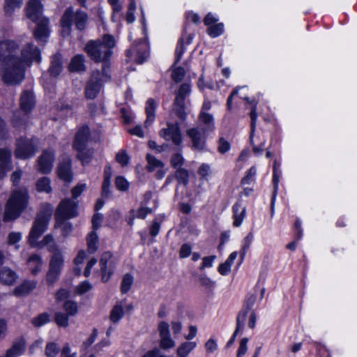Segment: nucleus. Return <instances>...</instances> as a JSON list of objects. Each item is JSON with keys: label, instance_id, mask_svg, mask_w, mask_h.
<instances>
[{"label": "nucleus", "instance_id": "obj_45", "mask_svg": "<svg viewBox=\"0 0 357 357\" xmlns=\"http://www.w3.org/2000/svg\"><path fill=\"white\" fill-rule=\"evenodd\" d=\"M133 282V277L130 274H126L122 280L121 284V291L123 294L127 293Z\"/></svg>", "mask_w": 357, "mask_h": 357}, {"label": "nucleus", "instance_id": "obj_12", "mask_svg": "<svg viewBox=\"0 0 357 357\" xmlns=\"http://www.w3.org/2000/svg\"><path fill=\"white\" fill-rule=\"evenodd\" d=\"M118 259L113 255L107 251L102 254L100 259V271L102 273V281L106 282L113 274Z\"/></svg>", "mask_w": 357, "mask_h": 357}, {"label": "nucleus", "instance_id": "obj_64", "mask_svg": "<svg viewBox=\"0 0 357 357\" xmlns=\"http://www.w3.org/2000/svg\"><path fill=\"white\" fill-rule=\"evenodd\" d=\"M61 357H76L77 354L75 352H70V347L68 343H66L61 351Z\"/></svg>", "mask_w": 357, "mask_h": 357}, {"label": "nucleus", "instance_id": "obj_30", "mask_svg": "<svg viewBox=\"0 0 357 357\" xmlns=\"http://www.w3.org/2000/svg\"><path fill=\"white\" fill-rule=\"evenodd\" d=\"M68 70L70 72L85 71L84 56L82 54H77L73 56L69 63Z\"/></svg>", "mask_w": 357, "mask_h": 357}, {"label": "nucleus", "instance_id": "obj_40", "mask_svg": "<svg viewBox=\"0 0 357 357\" xmlns=\"http://www.w3.org/2000/svg\"><path fill=\"white\" fill-rule=\"evenodd\" d=\"M36 188L39 192H45L47 193L50 192L52 190L50 180L47 177H43L40 178L37 181Z\"/></svg>", "mask_w": 357, "mask_h": 357}, {"label": "nucleus", "instance_id": "obj_21", "mask_svg": "<svg viewBox=\"0 0 357 357\" xmlns=\"http://www.w3.org/2000/svg\"><path fill=\"white\" fill-rule=\"evenodd\" d=\"M26 346V342L25 338L24 337H20L13 341L11 347L0 357H19L24 353Z\"/></svg>", "mask_w": 357, "mask_h": 357}, {"label": "nucleus", "instance_id": "obj_38", "mask_svg": "<svg viewBox=\"0 0 357 357\" xmlns=\"http://www.w3.org/2000/svg\"><path fill=\"white\" fill-rule=\"evenodd\" d=\"M146 158V161L148 162V165L146 166V169L149 172H151L156 170L157 169L163 168V167H164L163 162L162 161L158 160L157 158H155V157H154L153 155H152L151 154H147Z\"/></svg>", "mask_w": 357, "mask_h": 357}, {"label": "nucleus", "instance_id": "obj_20", "mask_svg": "<svg viewBox=\"0 0 357 357\" xmlns=\"http://www.w3.org/2000/svg\"><path fill=\"white\" fill-rule=\"evenodd\" d=\"M135 54V61L137 63L141 64L145 61L149 56V45L145 41L141 40L132 48L127 51V55Z\"/></svg>", "mask_w": 357, "mask_h": 357}, {"label": "nucleus", "instance_id": "obj_57", "mask_svg": "<svg viewBox=\"0 0 357 357\" xmlns=\"http://www.w3.org/2000/svg\"><path fill=\"white\" fill-rule=\"evenodd\" d=\"M130 158L125 151H120L116 155V160L121 166H126L129 162Z\"/></svg>", "mask_w": 357, "mask_h": 357}, {"label": "nucleus", "instance_id": "obj_50", "mask_svg": "<svg viewBox=\"0 0 357 357\" xmlns=\"http://www.w3.org/2000/svg\"><path fill=\"white\" fill-rule=\"evenodd\" d=\"M55 227L61 228L62 229V234L64 236H68L73 230L72 224L66 222V220H63L60 224H59V222L56 220Z\"/></svg>", "mask_w": 357, "mask_h": 357}, {"label": "nucleus", "instance_id": "obj_35", "mask_svg": "<svg viewBox=\"0 0 357 357\" xmlns=\"http://www.w3.org/2000/svg\"><path fill=\"white\" fill-rule=\"evenodd\" d=\"M156 108V103L153 99L149 98L146 101V113L147 116V119L144 122V125L146 127L150 126V124L155 119V110Z\"/></svg>", "mask_w": 357, "mask_h": 357}, {"label": "nucleus", "instance_id": "obj_33", "mask_svg": "<svg viewBox=\"0 0 357 357\" xmlns=\"http://www.w3.org/2000/svg\"><path fill=\"white\" fill-rule=\"evenodd\" d=\"M35 287L36 283L34 282L25 281L14 289L13 294L17 296H23L28 294Z\"/></svg>", "mask_w": 357, "mask_h": 357}, {"label": "nucleus", "instance_id": "obj_11", "mask_svg": "<svg viewBox=\"0 0 357 357\" xmlns=\"http://www.w3.org/2000/svg\"><path fill=\"white\" fill-rule=\"evenodd\" d=\"M108 78V74L106 77L105 75H103V72L101 73L98 70L93 71L85 87L86 98L89 100L96 98L100 91L102 82L106 81Z\"/></svg>", "mask_w": 357, "mask_h": 357}, {"label": "nucleus", "instance_id": "obj_9", "mask_svg": "<svg viewBox=\"0 0 357 357\" xmlns=\"http://www.w3.org/2000/svg\"><path fill=\"white\" fill-rule=\"evenodd\" d=\"M77 214V203L70 199H66L59 203L54 215L55 220L60 224L63 220H67L76 217Z\"/></svg>", "mask_w": 357, "mask_h": 357}, {"label": "nucleus", "instance_id": "obj_48", "mask_svg": "<svg viewBox=\"0 0 357 357\" xmlns=\"http://www.w3.org/2000/svg\"><path fill=\"white\" fill-rule=\"evenodd\" d=\"M279 181H280V172H273V196H272V199H271L272 213H273V205H274V202H275L278 190Z\"/></svg>", "mask_w": 357, "mask_h": 357}, {"label": "nucleus", "instance_id": "obj_52", "mask_svg": "<svg viewBox=\"0 0 357 357\" xmlns=\"http://www.w3.org/2000/svg\"><path fill=\"white\" fill-rule=\"evenodd\" d=\"M54 320L59 326L67 327L68 326V317L64 313L56 312L54 316Z\"/></svg>", "mask_w": 357, "mask_h": 357}, {"label": "nucleus", "instance_id": "obj_62", "mask_svg": "<svg viewBox=\"0 0 357 357\" xmlns=\"http://www.w3.org/2000/svg\"><path fill=\"white\" fill-rule=\"evenodd\" d=\"M102 219H103V217L101 213H97L93 215L91 222H92V227L94 231L98 229L100 227L101 222L102 221Z\"/></svg>", "mask_w": 357, "mask_h": 357}, {"label": "nucleus", "instance_id": "obj_53", "mask_svg": "<svg viewBox=\"0 0 357 357\" xmlns=\"http://www.w3.org/2000/svg\"><path fill=\"white\" fill-rule=\"evenodd\" d=\"M253 239V234L250 232L244 238V243L241 252V261L244 258L247 250L249 249Z\"/></svg>", "mask_w": 357, "mask_h": 357}, {"label": "nucleus", "instance_id": "obj_28", "mask_svg": "<svg viewBox=\"0 0 357 357\" xmlns=\"http://www.w3.org/2000/svg\"><path fill=\"white\" fill-rule=\"evenodd\" d=\"M35 104L34 97L31 92L25 91L22 93L20 98L21 109L25 112H29Z\"/></svg>", "mask_w": 357, "mask_h": 357}, {"label": "nucleus", "instance_id": "obj_47", "mask_svg": "<svg viewBox=\"0 0 357 357\" xmlns=\"http://www.w3.org/2000/svg\"><path fill=\"white\" fill-rule=\"evenodd\" d=\"M59 352V347L55 342H48L45 347V356L47 357H56Z\"/></svg>", "mask_w": 357, "mask_h": 357}, {"label": "nucleus", "instance_id": "obj_54", "mask_svg": "<svg viewBox=\"0 0 357 357\" xmlns=\"http://www.w3.org/2000/svg\"><path fill=\"white\" fill-rule=\"evenodd\" d=\"M185 48H184V44H183V38H181L178 41L177 47L175 51V62L174 64H176L181 59L182 55L184 52Z\"/></svg>", "mask_w": 357, "mask_h": 357}, {"label": "nucleus", "instance_id": "obj_26", "mask_svg": "<svg viewBox=\"0 0 357 357\" xmlns=\"http://www.w3.org/2000/svg\"><path fill=\"white\" fill-rule=\"evenodd\" d=\"M29 269L33 275H37L42 268L43 260L38 254L31 255L26 260Z\"/></svg>", "mask_w": 357, "mask_h": 357}, {"label": "nucleus", "instance_id": "obj_22", "mask_svg": "<svg viewBox=\"0 0 357 357\" xmlns=\"http://www.w3.org/2000/svg\"><path fill=\"white\" fill-rule=\"evenodd\" d=\"M158 331L160 337V347L168 349L175 346L174 341L170 337L169 324L162 321L158 325Z\"/></svg>", "mask_w": 357, "mask_h": 357}, {"label": "nucleus", "instance_id": "obj_19", "mask_svg": "<svg viewBox=\"0 0 357 357\" xmlns=\"http://www.w3.org/2000/svg\"><path fill=\"white\" fill-rule=\"evenodd\" d=\"M19 50L18 45L12 40L0 42V61L1 62L13 57H18L16 54Z\"/></svg>", "mask_w": 357, "mask_h": 357}, {"label": "nucleus", "instance_id": "obj_46", "mask_svg": "<svg viewBox=\"0 0 357 357\" xmlns=\"http://www.w3.org/2000/svg\"><path fill=\"white\" fill-rule=\"evenodd\" d=\"M224 31L223 23H218L208 26L207 32L213 38L221 35Z\"/></svg>", "mask_w": 357, "mask_h": 357}, {"label": "nucleus", "instance_id": "obj_43", "mask_svg": "<svg viewBox=\"0 0 357 357\" xmlns=\"http://www.w3.org/2000/svg\"><path fill=\"white\" fill-rule=\"evenodd\" d=\"M22 234L21 232L13 231L8 235L7 241L8 244L10 245H15V248L18 250L20 245L17 244L22 240Z\"/></svg>", "mask_w": 357, "mask_h": 357}, {"label": "nucleus", "instance_id": "obj_37", "mask_svg": "<svg viewBox=\"0 0 357 357\" xmlns=\"http://www.w3.org/2000/svg\"><path fill=\"white\" fill-rule=\"evenodd\" d=\"M87 250L93 254L98 250V236L95 231H91L86 238Z\"/></svg>", "mask_w": 357, "mask_h": 357}, {"label": "nucleus", "instance_id": "obj_6", "mask_svg": "<svg viewBox=\"0 0 357 357\" xmlns=\"http://www.w3.org/2000/svg\"><path fill=\"white\" fill-rule=\"evenodd\" d=\"M87 20L88 16L85 12L81 10L74 12L73 7L67 8L61 20L62 35L63 36L70 35L73 23L77 29L84 30Z\"/></svg>", "mask_w": 357, "mask_h": 357}, {"label": "nucleus", "instance_id": "obj_51", "mask_svg": "<svg viewBox=\"0 0 357 357\" xmlns=\"http://www.w3.org/2000/svg\"><path fill=\"white\" fill-rule=\"evenodd\" d=\"M64 310L70 316H74L77 312V303L73 301H67L63 305Z\"/></svg>", "mask_w": 357, "mask_h": 357}, {"label": "nucleus", "instance_id": "obj_31", "mask_svg": "<svg viewBox=\"0 0 357 357\" xmlns=\"http://www.w3.org/2000/svg\"><path fill=\"white\" fill-rule=\"evenodd\" d=\"M233 218L234 222L233 225L234 227H239L245 215V207H242L241 203H236L233 207Z\"/></svg>", "mask_w": 357, "mask_h": 357}, {"label": "nucleus", "instance_id": "obj_55", "mask_svg": "<svg viewBox=\"0 0 357 357\" xmlns=\"http://www.w3.org/2000/svg\"><path fill=\"white\" fill-rule=\"evenodd\" d=\"M185 74V70L182 67L175 68L172 74V77L173 80L176 82H181L184 77Z\"/></svg>", "mask_w": 357, "mask_h": 357}, {"label": "nucleus", "instance_id": "obj_5", "mask_svg": "<svg viewBox=\"0 0 357 357\" xmlns=\"http://www.w3.org/2000/svg\"><path fill=\"white\" fill-rule=\"evenodd\" d=\"M29 195L25 188L13 190L7 201L3 214V221L8 222L19 218L26 208Z\"/></svg>", "mask_w": 357, "mask_h": 357}, {"label": "nucleus", "instance_id": "obj_17", "mask_svg": "<svg viewBox=\"0 0 357 357\" xmlns=\"http://www.w3.org/2000/svg\"><path fill=\"white\" fill-rule=\"evenodd\" d=\"M54 159L55 153L52 149L43 151L38 159V171L45 174H49L52 169Z\"/></svg>", "mask_w": 357, "mask_h": 357}, {"label": "nucleus", "instance_id": "obj_10", "mask_svg": "<svg viewBox=\"0 0 357 357\" xmlns=\"http://www.w3.org/2000/svg\"><path fill=\"white\" fill-rule=\"evenodd\" d=\"M190 84L183 83L176 93L174 109L176 116L182 121L185 120L187 116V113L185 112V98L190 95Z\"/></svg>", "mask_w": 357, "mask_h": 357}, {"label": "nucleus", "instance_id": "obj_25", "mask_svg": "<svg viewBox=\"0 0 357 357\" xmlns=\"http://www.w3.org/2000/svg\"><path fill=\"white\" fill-rule=\"evenodd\" d=\"M257 297L255 295H250L249 296L243 306V308L238 314L236 321L238 322V328H240V327L242 326V325H245V322L247 318V315L248 312L252 309L253 307L255 301H256Z\"/></svg>", "mask_w": 357, "mask_h": 357}, {"label": "nucleus", "instance_id": "obj_15", "mask_svg": "<svg viewBox=\"0 0 357 357\" xmlns=\"http://www.w3.org/2000/svg\"><path fill=\"white\" fill-rule=\"evenodd\" d=\"M160 136L166 140H171L176 146H180L182 142L180 126L178 123H167V128L160 131Z\"/></svg>", "mask_w": 357, "mask_h": 357}, {"label": "nucleus", "instance_id": "obj_60", "mask_svg": "<svg viewBox=\"0 0 357 357\" xmlns=\"http://www.w3.org/2000/svg\"><path fill=\"white\" fill-rule=\"evenodd\" d=\"M248 342V338H247V337H243L241 340L240 345L238 349L236 357H243L245 354V353L247 352V350H248V345H247Z\"/></svg>", "mask_w": 357, "mask_h": 357}, {"label": "nucleus", "instance_id": "obj_2", "mask_svg": "<svg viewBox=\"0 0 357 357\" xmlns=\"http://www.w3.org/2000/svg\"><path fill=\"white\" fill-rule=\"evenodd\" d=\"M51 214L41 212L36 217L29 236L27 241L31 248H43L47 247L51 252H60L52 234L45 235L42 241L39 238L47 230Z\"/></svg>", "mask_w": 357, "mask_h": 357}, {"label": "nucleus", "instance_id": "obj_7", "mask_svg": "<svg viewBox=\"0 0 357 357\" xmlns=\"http://www.w3.org/2000/svg\"><path fill=\"white\" fill-rule=\"evenodd\" d=\"M36 148V139L20 137L16 142L14 154L17 158L26 160L35 155Z\"/></svg>", "mask_w": 357, "mask_h": 357}, {"label": "nucleus", "instance_id": "obj_8", "mask_svg": "<svg viewBox=\"0 0 357 357\" xmlns=\"http://www.w3.org/2000/svg\"><path fill=\"white\" fill-rule=\"evenodd\" d=\"M256 103L252 107L250 112V118H251V131L250 136V144L252 146V151L255 155H261L265 149L266 144V137L264 135H257L256 139H254V134L256 129V121L257 118V106Z\"/></svg>", "mask_w": 357, "mask_h": 357}, {"label": "nucleus", "instance_id": "obj_13", "mask_svg": "<svg viewBox=\"0 0 357 357\" xmlns=\"http://www.w3.org/2000/svg\"><path fill=\"white\" fill-rule=\"evenodd\" d=\"M63 263V259L61 252L54 253L50 259L49 270L46 275V280L48 284H53L58 280Z\"/></svg>", "mask_w": 357, "mask_h": 357}, {"label": "nucleus", "instance_id": "obj_58", "mask_svg": "<svg viewBox=\"0 0 357 357\" xmlns=\"http://www.w3.org/2000/svg\"><path fill=\"white\" fill-rule=\"evenodd\" d=\"M184 162V158L180 153H175L171 158L172 166L174 168H181Z\"/></svg>", "mask_w": 357, "mask_h": 357}, {"label": "nucleus", "instance_id": "obj_14", "mask_svg": "<svg viewBox=\"0 0 357 357\" xmlns=\"http://www.w3.org/2000/svg\"><path fill=\"white\" fill-rule=\"evenodd\" d=\"M20 58L26 68V66H30L33 61H40V52L33 43H28L22 48Z\"/></svg>", "mask_w": 357, "mask_h": 357}, {"label": "nucleus", "instance_id": "obj_4", "mask_svg": "<svg viewBox=\"0 0 357 357\" xmlns=\"http://www.w3.org/2000/svg\"><path fill=\"white\" fill-rule=\"evenodd\" d=\"M26 67L20 56L13 57L1 62L0 75L7 85L20 84L25 77Z\"/></svg>", "mask_w": 357, "mask_h": 357}, {"label": "nucleus", "instance_id": "obj_44", "mask_svg": "<svg viewBox=\"0 0 357 357\" xmlns=\"http://www.w3.org/2000/svg\"><path fill=\"white\" fill-rule=\"evenodd\" d=\"M50 321V315L46 313H41L31 319V324L35 327H40Z\"/></svg>", "mask_w": 357, "mask_h": 357}, {"label": "nucleus", "instance_id": "obj_59", "mask_svg": "<svg viewBox=\"0 0 357 357\" xmlns=\"http://www.w3.org/2000/svg\"><path fill=\"white\" fill-rule=\"evenodd\" d=\"M230 149V144L225 138L220 137L218 140V151L223 154Z\"/></svg>", "mask_w": 357, "mask_h": 357}, {"label": "nucleus", "instance_id": "obj_41", "mask_svg": "<svg viewBox=\"0 0 357 357\" xmlns=\"http://www.w3.org/2000/svg\"><path fill=\"white\" fill-rule=\"evenodd\" d=\"M77 158L82 161L83 165L89 163L91 161L93 151L91 149L86 150V148L82 150H77Z\"/></svg>", "mask_w": 357, "mask_h": 357}, {"label": "nucleus", "instance_id": "obj_63", "mask_svg": "<svg viewBox=\"0 0 357 357\" xmlns=\"http://www.w3.org/2000/svg\"><path fill=\"white\" fill-rule=\"evenodd\" d=\"M91 289V284L88 281H84L76 288L78 294H84Z\"/></svg>", "mask_w": 357, "mask_h": 357}, {"label": "nucleus", "instance_id": "obj_39", "mask_svg": "<svg viewBox=\"0 0 357 357\" xmlns=\"http://www.w3.org/2000/svg\"><path fill=\"white\" fill-rule=\"evenodd\" d=\"M124 312L123 306L121 304H116L111 310L109 319L110 320L116 324L123 317Z\"/></svg>", "mask_w": 357, "mask_h": 357}, {"label": "nucleus", "instance_id": "obj_1", "mask_svg": "<svg viewBox=\"0 0 357 357\" xmlns=\"http://www.w3.org/2000/svg\"><path fill=\"white\" fill-rule=\"evenodd\" d=\"M116 40L112 35L104 34L102 38L89 40L84 47L88 56L95 63H102L103 75L107 77L109 61L114 53Z\"/></svg>", "mask_w": 357, "mask_h": 357}, {"label": "nucleus", "instance_id": "obj_32", "mask_svg": "<svg viewBox=\"0 0 357 357\" xmlns=\"http://www.w3.org/2000/svg\"><path fill=\"white\" fill-rule=\"evenodd\" d=\"M23 0H4L3 11L6 16H12L16 10H19Z\"/></svg>", "mask_w": 357, "mask_h": 357}, {"label": "nucleus", "instance_id": "obj_56", "mask_svg": "<svg viewBox=\"0 0 357 357\" xmlns=\"http://www.w3.org/2000/svg\"><path fill=\"white\" fill-rule=\"evenodd\" d=\"M115 185L116 188L121 191H126L129 188V183L123 176L116 178Z\"/></svg>", "mask_w": 357, "mask_h": 357}, {"label": "nucleus", "instance_id": "obj_42", "mask_svg": "<svg viewBox=\"0 0 357 357\" xmlns=\"http://www.w3.org/2000/svg\"><path fill=\"white\" fill-rule=\"evenodd\" d=\"M175 177L180 184L186 185L188 183L189 174L188 170L185 169L178 168L175 174Z\"/></svg>", "mask_w": 357, "mask_h": 357}, {"label": "nucleus", "instance_id": "obj_34", "mask_svg": "<svg viewBox=\"0 0 357 357\" xmlns=\"http://www.w3.org/2000/svg\"><path fill=\"white\" fill-rule=\"evenodd\" d=\"M199 121L204 125L203 130L207 132H212L214 130L213 117L211 114L201 112L199 115Z\"/></svg>", "mask_w": 357, "mask_h": 357}, {"label": "nucleus", "instance_id": "obj_3", "mask_svg": "<svg viewBox=\"0 0 357 357\" xmlns=\"http://www.w3.org/2000/svg\"><path fill=\"white\" fill-rule=\"evenodd\" d=\"M43 6L40 0H29L25 7L26 17L36 24L33 35L38 41L45 42L49 36V20L43 15Z\"/></svg>", "mask_w": 357, "mask_h": 357}, {"label": "nucleus", "instance_id": "obj_61", "mask_svg": "<svg viewBox=\"0 0 357 357\" xmlns=\"http://www.w3.org/2000/svg\"><path fill=\"white\" fill-rule=\"evenodd\" d=\"M210 172V165L206 163H203L199 166L197 173L202 178H204L209 175Z\"/></svg>", "mask_w": 357, "mask_h": 357}, {"label": "nucleus", "instance_id": "obj_23", "mask_svg": "<svg viewBox=\"0 0 357 357\" xmlns=\"http://www.w3.org/2000/svg\"><path fill=\"white\" fill-rule=\"evenodd\" d=\"M90 137V130L88 126H83L77 132L74 142L73 148L77 150H82L86 148Z\"/></svg>", "mask_w": 357, "mask_h": 357}, {"label": "nucleus", "instance_id": "obj_36", "mask_svg": "<svg viewBox=\"0 0 357 357\" xmlns=\"http://www.w3.org/2000/svg\"><path fill=\"white\" fill-rule=\"evenodd\" d=\"M196 346L197 343L195 342H185L182 343L176 350L178 357H187Z\"/></svg>", "mask_w": 357, "mask_h": 357}, {"label": "nucleus", "instance_id": "obj_18", "mask_svg": "<svg viewBox=\"0 0 357 357\" xmlns=\"http://www.w3.org/2000/svg\"><path fill=\"white\" fill-rule=\"evenodd\" d=\"M57 174L59 178L66 183H70L73 180V172L71 159L67 156L63 155L59 162L57 167Z\"/></svg>", "mask_w": 357, "mask_h": 357}, {"label": "nucleus", "instance_id": "obj_49", "mask_svg": "<svg viewBox=\"0 0 357 357\" xmlns=\"http://www.w3.org/2000/svg\"><path fill=\"white\" fill-rule=\"evenodd\" d=\"M257 174L255 167H252L246 173V175L241 179L242 185H249L255 181V176Z\"/></svg>", "mask_w": 357, "mask_h": 357}, {"label": "nucleus", "instance_id": "obj_16", "mask_svg": "<svg viewBox=\"0 0 357 357\" xmlns=\"http://www.w3.org/2000/svg\"><path fill=\"white\" fill-rule=\"evenodd\" d=\"M206 132H208L203 129L199 130L197 128H190L187 130L186 133L192 142L193 149L201 151L205 149Z\"/></svg>", "mask_w": 357, "mask_h": 357}, {"label": "nucleus", "instance_id": "obj_29", "mask_svg": "<svg viewBox=\"0 0 357 357\" xmlns=\"http://www.w3.org/2000/svg\"><path fill=\"white\" fill-rule=\"evenodd\" d=\"M17 278L16 273L9 268L3 267L0 270V282L6 285H12Z\"/></svg>", "mask_w": 357, "mask_h": 357}, {"label": "nucleus", "instance_id": "obj_24", "mask_svg": "<svg viewBox=\"0 0 357 357\" xmlns=\"http://www.w3.org/2000/svg\"><path fill=\"white\" fill-rule=\"evenodd\" d=\"M11 167V151L0 149V178H3Z\"/></svg>", "mask_w": 357, "mask_h": 357}, {"label": "nucleus", "instance_id": "obj_27", "mask_svg": "<svg viewBox=\"0 0 357 357\" xmlns=\"http://www.w3.org/2000/svg\"><path fill=\"white\" fill-rule=\"evenodd\" d=\"M62 69L63 63L61 55L57 53L53 55L51 58V63L48 72L51 76L56 77L61 73Z\"/></svg>", "mask_w": 357, "mask_h": 357}]
</instances>
